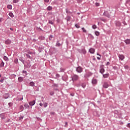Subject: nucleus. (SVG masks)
Instances as JSON below:
<instances>
[{
  "instance_id": "f257e3e1",
  "label": "nucleus",
  "mask_w": 130,
  "mask_h": 130,
  "mask_svg": "<svg viewBox=\"0 0 130 130\" xmlns=\"http://www.w3.org/2000/svg\"><path fill=\"white\" fill-rule=\"evenodd\" d=\"M79 79V76L77 75H74L72 76V80L73 81H77Z\"/></svg>"
},
{
  "instance_id": "f03ea898",
  "label": "nucleus",
  "mask_w": 130,
  "mask_h": 130,
  "mask_svg": "<svg viewBox=\"0 0 130 130\" xmlns=\"http://www.w3.org/2000/svg\"><path fill=\"white\" fill-rule=\"evenodd\" d=\"M118 57L121 60H123V59H124V55L122 54H119L118 55Z\"/></svg>"
},
{
  "instance_id": "7ed1b4c3",
  "label": "nucleus",
  "mask_w": 130,
  "mask_h": 130,
  "mask_svg": "<svg viewBox=\"0 0 130 130\" xmlns=\"http://www.w3.org/2000/svg\"><path fill=\"white\" fill-rule=\"evenodd\" d=\"M82 71L83 70L81 67H79L77 68V72H78V73H82Z\"/></svg>"
},
{
  "instance_id": "20e7f679",
  "label": "nucleus",
  "mask_w": 130,
  "mask_h": 130,
  "mask_svg": "<svg viewBox=\"0 0 130 130\" xmlns=\"http://www.w3.org/2000/svg\"><path fill=\"white\" fill-rule=\"evenodd\" d=\"M104 88H105L107 89V88H108L109 87V85H108V83L107 82H105L103 85Z\"/></svg>"
},
{
  "instance_id": "39448f33",
  "label": "nucleus",
  "mask_w": 130,
  "mask_h": 130,
  "mask_svg": "<svg viewBox=\"0 0 130 130\" xmlns=\"http://www.w3.org/2000/svg\"><path fill=\"white\" fill-rule=\"evenodd\" d=\"M89 52L90 53H92V54L94 53V52H95V49L91 48H90L89 49Z\"/></svg>"
},
{
  "instance_id": "423d86ee",
  "label": "nucleus",
  "mask_w": 130,
  "mask_h": 130,
  "mask_svg": "<svg viewBox=\"0 0 130 130\" xmlns=\"http://www.w3.org/2000/svg\"><path fill=\"white\" fill-rule=\"evenodd\" d=\"M92 83L93 85H96V84H97V79H93L92 81Z\"/></svg>"
},
{
  "instance_id": "0eeeda50",
  "label": "nucleus",
  "mask_w": 130,
  "mask_h": 130,
  "mask_svg": "<svg viewBox=\"0 0 130 130\" xmlns=\"http://www.w3.org/2000/svg\"><path fill=\"white\" fill-rule=\"evenodd\" d=\"M29 105H30L31 106H33V105H35V100H34L32 102H30L29 103Z\"/></svg>"
},
{
  "instance_id": "6e6552de",
  "label": "nucleus",
  "mask_w": 130,
  "mask_h": 130,
  "mask_svg": "<svg viewBox=\"0 0 130 130\" xmlns=\"http://www.w3.org/2000/svg\"><path fill=\"white\" fill-rule=\"evenodd\" d=\"M103 78H108L109 77V74L107 73V74H103Z\"/></svg>"
},
{
  "instance_id": "1a4fd4ad",
  "label": "nucleus",
  "mask_w": 130,
  "mask_h": 130,
  "mask_svg": "<svg viewBox=\"0 0 130 130\" xmlns=\"http://www.w3.org/2000/svg\"><path fill=\"white\" fill-rule=\"evenodd\" d=\"M104 72H105V70H104V69L101 68L100 69V73L101 74H102L103 75V74H104Z\"/></svg>"
},
{
  "instance_id": "9d476101",
  "label": "nucleus",
  "mask_w": 130,
  "mask_h": 130,
  "mask_svg": "<svg viewBox=\"0 0 130 130\" xmlns=\"http://www.w3.org/2000/svg\"><path fill=\"white\" fill-rule=\"evenodd\" d=\"M4 96L5 99H8V98L10 97V95H9V93H6L5 94H4Z\"/></svg>"
},
{
  "instance_id": "9b49d317",
  "label": "nucleus",
  "mask_w": 130,
  "mask_h": 130,
  "mask_svg": "<svg viewBox=\"0 0 130 130\" xmlns=\"http://www.w3.org/2000/svg\"><path fill=\"white\" fill-rule=\"evenodd\" d=\"M10 43H11V40H7L5 41V44H10Z\"/></svg>"
},
{
  "instance_id": "f8f14e48",
  "label": "nucleus",
  "mask_w": 130,
  "mask_h": 130,
  "mask_svg": "<svg viewBox=\"0 0 130 130\" xmlns=\"http://www.w3.org/2000/svg\"><path fill=\"white\" fill-rule=\"evenodd\" d=\"M124 42L126 44H130V40H125Z\"/></svg>"
},
{
  "instance_id": "ddd939ff",
  "label": "nucleus",
  "mask_w": 130,
  "mask_h": 130,
  "mask_svg": "<svg viewBox=\"0 0 130 130\" xmlns=\"http://www.w3.org/2000/svg\"><path fill=\"white\" fill-rule=\"evenodd\" d=\"M9 15L10 16V17H11V18H14V14H13V13L10 12L9 13Z\"/></svg>"
},
{
  "instance_id": "4468645a",
  "label": "nucleus",
  "mask_w": 130,
  "mask_h": 130,
  "mask_svg": "<svg viewBox=\"0 0 130 130\" xmlns=\"http://www.w3.org/2000/svg\"><path fill=\"white\" fill-rule=\"evenodd\" d=\"M29 85L30 86H31V87H33V86H34L35 85V83H34V82H30L29 83Z\"/></svg>"
},
{
  "instance_id": "2eb2a0df",
  "label": "nucleus",
  "mask_w": 130,
  "mask_h": 130,
  "mask_svg": "<svg viewBox=\"0 0 130 130\" xmlns=\"http://www.w3.org/2000/svg\"><path fill=\"white\" fill-rule=\"evenodd\" d=\"M116 26H118V27H119L121 25V23H120L119 21H118L116 23Z\"/></svg>"
},
{
  "instance_id": "dca6fc26",
  "label": "nucleus",
  "mask_w": 130,
  "mask_h": 130,
  "mask_svg": "<svg viewBox=\"0 0 130 130\" xmlns=\"http://www.w3.org/2000/svg\"><path fill=\"white\" fill-rule=\"evenodd\" d=\"M19 82H22L23 78V77H19L18 79Z\"/></svg>"
},
{
  "instance_id": "f3484780",
  "label": "nucleus",
  "mask_w": 130,
  "mask_h": 130,
  "mask_svg": "<svg viewBox=\"0 0 130 130\" xmlns=\"http://www.w3.org/2000/svg\"><path fill=\"white\" fill-rule=\"evenodd\" d=\"M95 34L96 36H99L100 35V32H99V31H96L95 32Z\"/></svg>"
},
{
  "instance_id": "a211bd4d",
  "label": "nucleus",
  "mask_w": 130,
  "mask_h": 130,
  "mask_svg": "<svg viewBox=\"0 0 130 130\" xmlns=\"http://www.w3.org/2000/svg\"><path fill=\"white\" fill-rule=\"evenodd\" d=\"M20 111H23L24 110V107L23 106H20Z\"/></svg>"
},
{
  "instance_id": "6ab92c4d",
  "label": "nucleus",
  "mask_w": 130,
  "mask_h": 130,
  "mask_svg": "<svg viewBox=\"0 0 130 130\" xmlns=\"http://www.w3.org/2000/svg\"><path fill=\"white\" fill-rule=\"evenodd\" d=\"M7 8L9 9V10H12V5H8Z\"/></svg>"
},
{
  "instance_id": "aec40b11",
  "label": "nucleus",
  "mask_w": 130,
  "mask_h": 130,
  "mask_svg": "<svg viewBox=\"0 0 130 130\" xmlns=\"http://www.w3.org/2000/svg\"><path fill=\"white\" fill-rule=\"evenodd\" d=\"M81 52H82L83 53V54H86V50H85V49H83L81 50Z\"/></svg>"
},
{
  "instance_id": "412c9836",
  "label": "nucleus",
  "mask_w": 130,
  "mask_h": 130,
  "mask_svg": "<svg viewBox=\"0 0 130 130\" xmlns=\"http://www.w3.org/2000/svg\"><path fill=\"white\" fill-rule=\"evenodd\" d=\"M0 117H1L2 119H4L5 118V116L3 114H0Z\"/></svg>"
},
{
  "instance_id": "4be33fe9",
  "label": "nucleus",
  "mask_w": 130,
  "mask_h": 130,
  "mask_svg": "<svg viewBox=\"0 0 130 130\" xmlns=\"http://www.w3.org/2000/svg\"><path fill=\"white\" fill-rule=\"evenodd\" d=\"M47 10L48 11H51V10H52V7H50V6H49L48 8H47Z\"/></svg>"
},
{
  "instance_id": "5701e85b",
  "label": "nucleus",
  "mask_w": 130,
  "mask_h": 130,
  "mask_svg": "<svg viewBox=\"0 0 130 130\" xmlns=\"http://www.w3.org/2000/svg\"><path fill=\"white\" fill-rule=\"evenodd\" d=\"M82 30H83V32H84V33H86L87 32V30L84 27L82 28Z\"/></svg>"
},
{
  "instance_id": "b1692460",
  "label": "nucleus",
  "mask_w": 130,
  "mask_h": 130,
  "mask_svg": "<svg viewBox=\"0 0 130 130\" xmlns=\"http://www.w3.org/2000/svg\"><path fill=\"white\" fill-rule=\"evenodd\" d=\"M14 4H17V3H19V0H13Z\"/></svg>"
},
{
  "instance_id": "393cba45",
  "label": "nucleus",
  "mask_w": 130,
  "mask_h": 130,
  "mask_svg": "<svg viewBox=\"0 0 130 130\" xmlns=\"http://www.w3.org/2000/svg\"><path fill=\"white\" fill-rule=\"evenodd\" d=\"M67 21H70V20H71V17L68 16V17H67Z\"/></svg>"
},
{
  "instance_id": "a878e982",
  "label": "nucleus",
  "mask_w": 130,
  "mask_h": 130,
  "mask_svg": "<svg viewBox=\"0 0 130 130\" xmlns=\"http://www.w3.org/2000/svg\"><path fill=\"white\" fill-rule=\"evenodd\" d=\"M92 28L93 29H97V26H96V25H93L92 26Z\"/></svg>"
},
{
  "instance_id": "bb28decb",
  "label": "nucleus",
  "mask_w": 130,
  "mask_h": 130,
  "mask_svg": "<svg viewBox=\"0 0 130 130\" xmlns=\"http://www.w3.org/2000/svg\"><path fill=\"white\" fill-rule=\"evenodd\" d=\"M24 107L25 108H29V105H28V104H25L24 105Z\"/></svg>"
},
{
  "instance_id": "cd10ccee",
  "label": "nucleus",
  "mask_w": 130,
  "mask_h": 130,
  "mask_svg": "<svg viewBox=\"0 0 130 130\" xmlns=\"http://www.w3.org/2000/svg\"><path fill=\"white\" fill-rule=\"evenodd\" d=\"M14 62H15V63H18V59H15L14 60Z\"/></svg>"
},
{
  "instance_id": "c85d7f7f",
  "label": "nucleus",
  "mask_w": 130,
  "mask_h": 130,
  "mask_svg": "<svg viewBox=\"0 0 130 130\" xmlns=\"http://www.w3.org/2000/svg\"><path fill=\"white\" fill-rule=\"evenodd\" d=\"M4 66H5V63H4V62H2L0 64V67H4Z\"/></svg>"
},
{
  "instance_id": "c756f323",
  "label": "nucleus",
  "mask_w": 130,
  "mask_h": 130,
  "mask_svg": "<svg viewBox=\"0 0 130 130\" xmlns=\"http://www.w3.org/2000/svg\"><path fill=\"white\" fill-rule=\"evenodd\" d=\"M47 105H48V104H47V103H45L44 104V106L45 108L47 107Z\"/></svg>"
},
{
  "instance_id": "7c9ffc66",
  "label": "nucleus",
  "mask_w": 130,
  "mask_h": 130,
  "mask_svg": "<svg viewBox=\"0 0 130 130\" xmlns=\"http://www.w3.org/2000/svg\"><path fill=\"white\" fill-rule=\"evenodd\" d=\"M4 59L5 60H8V58H7V57L6 56H5L4 57Z\"/></svg>"
},
{
  "instance_id": "2f4dec72",
  "label": "nucleus",
  "mask_w": 130,
  "mask_h": 130,
  "mask_svg": "<svg viewBox=\"0 0 130 130\" xmlns=\"http://www.w3.org/2000/svg\"><path fill=\"white\" fill-rule=\"evenodd\" d=\"M49 24H51V25H52L53 24V22H52V21L49 20Z\"/></svg>"
},
{
  "instance_id": "473e14b6",
  "label": "nucleus",
  "mask_w": 130,
  "mask_h": 130,
  "mask_svg": "<svg viewBox=\"0 0 130 130\" xmlns=\"http://www.w3.org/2000/svg\"><path fill=\"white\" fill-rule=\"evenodd\" d=\"M53 94H54V92H53V91H51L50 92V94L51 95V96H52V95H53Z\"/></svg>"
},
{
  "instance_id": "72a5a7b5",
  "label": "nucleus",
  "mask_w": 130,
  "mask_h": 130,
  "mask_svg": "<svg viewBox=\"0 0 130 130\" xmlns=\"http://www.w3.org/2000/svg\"><path fill=\"white\" fill-rule=\"evenodd\" d=\"M19 120H20V121L23 120V116H20V117H19Z\"/></svg>"
},
{
  "instance_id": "f704fd0d",
  "label": "nucleus",
  "mask_w": 130,
  "mask_h": 130,
  "mask_svg": "<svg viewBox=\"0 0 130 130\" xmlns=\"http://www.w3.org/2000/svg\"><path fill=\"white\" fill-rule=\"evenodd\" d=\"M75 27H76V28H80V25H79L78 24H76Z\"/></svg>"
},
{
  "instance_id": "c9c22d12",
  "label": "nucleus",
  "mask_w": 130,
  "mask_h": 130,
  "mask_svg": "<svg viewBox=\"0 0 130 130\" xmlns=\"http://www.w3.org/2000/svg\"><path fill=\"white\" fill-rule=\"evenodd\" d=\"M53 38V37L52 36H50L49 37V40H51V39H52Z\"/></svg>"
},
{
  "instance_id": "e433bc0d",
  "label": "nucleus",
  "mask_w": 130,
  "mask_h": 130,
  "mask_svg": "<svg viewBox=\"0 0 130 130\" xmlns=\"http://www.w3.org/2000/svg\"><path fill=\"white\" fill-rule=\"evenodd\" d=\"M40 106H41V107H42V106H43V104H42V103H40Z\"/></svg>"
},
{
  "instance_id": "4c0bfd02",
  "label": "nucleus",
  "mask_w": 130,
  "mask_h": 130,
  "mask_svg": "<svg viewBox=\"0 0 130 130\" xmlns=\"http://www.w3.org/2000/svg\"><path fill=\"white\" fill-rule=\"evenodd\" d=\"M23 74H27V71H23Z\"/></svg>"
},
{
  "instance_id": "58836bf2",
  "label": "nucleus",
  "mask_w": 130,
  "mask_h": 130,
  "mask_svg": "<svg viewBox=\"0 0 130 130\" xmlns=\"http://www.w3.org/2000/svg\"><path fill=\"white\" fill-rule=\"evenodd\" d=\"M45 3H48L49 2V0H44Z\"/></svg>"
},
{
  "instance_id": "ea45409f",
  "label": "nucleus",
  "mask_w": 130,
  "mask_h": 130,
  "mask_svg": "<svg viewBox=\"0 0 130 130\" xmlns=\"http://www.w3.org/2000/svg\"><path fill=\"white\" fill-rule=\"evenodd\" d=\"M82 87L83 88H85V87H86V84H83Z\"/></svg>"
},
{
  "instance_id": "a19ab883",
  "label": "nucleus",
  "mask_w": 130,
  "mask_h": 130,
  "mask_svg": "<svg viewBox=\"0 0 130 130\" xmlns=\"http://www.w3.org/2000/svg\"><path fill=\"white\" fill-rule=\"evenodd\" d=\"M127 126V127H130V123H128Z\"/></svg>"
},
{
  "instance_id": "79ce46f5",
  "label": "nucleus",
  "mask_w": 130,
  "mask_h": 130,
  "mask_svg": "<svg viewBox=\"0 0 130 130\" xmlns=\"http://www.w3.org/2000/svg\"><path fill=\"white\" fill-rule=\"evenodd\" d=\"M110 64V63L109 62H107V66H109Z\"/></svg>"
},
{
  "instance_id": "37998d69",
  "label": "nucleus",
  "mask_w": 130,
  "mask_h": 130,
  "mask_svg": "<svg viewBox=\"0 0 130 130\" xmlns=\"http://www.w3.org/2000/svg\"><path fill=\"white\" fill-rule=\"evenodd\" d=\"M0 82H1V83H3V82H4V79H1L0 80Z\"/></svg>"
},
{
  "instance_id": "c03bdc74",
  "label": "nucleus",
  "mask_w": 130,
  "mask_h": 130,
  "mask_svg": "<svg viewBox=\"0 0 130 130\" xmlns=\"http://www.w3.org/2000/svg\"><path fill=\"white\" fill-rule=\"evenodd\" d=\"M125 69H128V66H125Z\"/></svg>"
},
{
  "instance_id": "a18cd8bd",
  "label": "nucleus",
  "mask_w": 130,
  "mask_h": 130,
  "mask_svg": "<svg viewBox=\"0 0 130 130\" xmlns=\"http://www.w3.org/2000/svg\"><path fill=\"white\" fill-rule=\"evenodd\" d=\"M113 69H114V70H116V69H117V68H116V67H114Z\"/></svg>"
},
{
  "instance_id": "49530a36",
  "label": "nucleus",
  "mask_w": 130,
  "mask_h": 130,
  "mask_svg": "<svg viewBox=\"0 0 130 130\" xmlns=\"http://www.w3.org/2000/svg\"><path fill=\"white\" fill-rule=\"evenodd\" d=\"M9 106H12V103H9Z\"/></svg>"
},
{
  "instance_id": "de8ad7c7",
  "label": "nucleus",
  "mask_w": 130,
  "mask_h": 130,
  "mask_svg": "<svg viewBox=\"0 0 130 130\" xmlns=\"http://www.w3.org/2000/svg\"><path fill=\"white\" fill-rule=\"evenodd\" d=\"M60 45V44H59V43H57V46H59Z\"/></svg>"
},
{
  "instance_id": "09e8293b",
  "label": "nucleus",
  "mask_w": 130,
  "mask_h": 130,
  "mask_svg": "<svg viewBox=\"0 0 130 130\" xmlns=\"http://www.w3.org/2000/svg\"><path fill=\"white\" fill-rule=\"evenodd\" d=\"M10 30H11V31H14V29H13V28H10Z\"/></svg>"
},
{
  "instance_id": "8fccbe9b",
  "label": "nucleus",
  "mask_w": 130,
  "mask_h": 130,
  "mask_svg": "<svg viewBox=\"0 0 130 130\" xmlns=\"http://www.w3.org/2000/svg\"><path fill=\"white\" fill-rule=\"evenodd\" d=\"M29 58H31V56L30 55L27 56Z\"/></svg>"
},
{
  "instance_id": "3c124183",
  "label": "nucleus",
  "mask_w": 130,
  "mask_h": 130,
  "mask_svg": "<svg viewBox=\"0 0 130 130\" xmlns=\"http://www.w3.org/2000/svg\"><path fill=\"white\" fill-rule=\"evenodd\" d=\"M107 17H108V18H109V17H110V15H107Z\"/></svg>"
},
{
  "instance_id": "603ef678",
  "label": "nucleus",
  "mask_w": 130,
  "mask_h": 130,
  "mask_svg": "<svg viewBox=\"0 0 130 130\" xmlns=\"http://www.w3.org/2000/svg\"><path fill=\"white\" fill-rule=\"evenodd\" d=\"M98 59H100V58L99 57H97Z\"/></svg>"
},
{
  "instance_id": "864d4df0",
  "label": "nucleus",
  "mask_w": 130,
  "mask_h": 130,
  "mask_svg": "<svg viewBox=\"0 0 130 130\" xmlns=\"http://www.w3.org/2000/svg\"><path fill=\"white\" fill-rule=\"evenodd\" d=\"M97 55H100V56H101L100 54H98V53L97 54Z\"/></svg>"
},
{
  "instance_id": "5fc2aeb1",
  "label": "nucleus",
  "mask_w": 130,
  "mask_h": 130,
  "mask_svg": "<svg viewBox=\"0 0 130 130\" xmlns=\"http://www.w3.org/2000/svg\"><path fill=\"white\" fill-rule=\"evenodd\" d=\"M1 77H2V75L0 74V78H1Z\"/></svg>"
},
{
  "instance_id": "6e6d98bb",
  "label": "nucleus",
  "mask_w": 130,
  "mask_h": 130,
  "mask_svg": "<svg viewBox=\"0 0 130 130\" xmlns=\"http://www.w3.org/2000/svg\"><path fill=\"white\" fill-rule=\"evenodd\" d=\"M104 14H105V15H106V12H105Z\"/></svg>"
},
{
  "instance_id": "4d7b16f0",
  "label": "nucleus",
  "mask_w": 130,
  "mask_h": 130,
  "mask_svg": "<svg viewBox=\"0 0 130 130\" xmlns=\"http://www.w3.org/2000/svg\"><path fill=\"white\" fill-rule=\"evenodd\" d=\"M96 6H98V4H96Z\"/></svg>"
}]
</instances>
